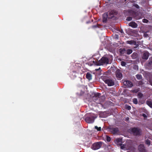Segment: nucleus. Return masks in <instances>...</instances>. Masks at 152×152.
Segmentation results:
<instances>
[{
	"label": "nucleus",
	"mask_w": 152,
	"mask_h": 152,
	"mask_svg": "<svg viewBox=\"0 0 152 152\" xmlns=\"http://www.w3.org/2000/svg\"><path fill=\"white\" fill-rule=\"evenodd\" d=\"M115 143L117 144L118 145H119L121 146V148L124 150H127L129 149L126 145H123L122 144V140L120 138H117L114 141Z\"/></svg>",
	"instance_id": "1"
},
{
	"label": "nucleus",
	"mask_w": 152,
	"mask_h": 152,
	"mask_svg": "<svg viewBox=\"0 0 152 152\" xmlns=\"http://www.w3.org/2000/svg\"><path fill=\"white\" fill-rule=\"evenodd\" d=\"M108 63V58L106 56L103 57L102 58L98 61L95 64L97 65L100 66L104 64H107Z\"/></svg>",
	"instance_id": "2"
},
{
	"label": "nucleus",
	"mask_w": 152,
	"mask_h": 152,
	"mask_svg": "<svg viewBox=\"0 0 152 152\" xmlns=\"http://www.w3.org/2000/svg\"><path fill=\"white\" fill-rule=\"evenodd\" d=\"M129 132L131 134H133L135 135L139 134L140 133V130L138 128H131L129 130Z\"/></svg>",
	"instance_id": "3"
},
{
	"label": "nucleus",
	"mask_w": 152,
	"mask_h": 152,
	"mask_svg": "<svg viewBox=\"0 0 152 152\" xmlns=\"http://www.w3.org/2000/svg\"><path fill=\"white\" fill-rule=\"evenodd\" d=\"M101 146L100 142H96L92 146V149L94 150H96L99 148Z\"/></svg>",
	"instance_id": "4"
},
{
	"label": "nucleus",
	"mask_w": 152,
	"mask_h": 152,
	"mask_svg": "<svg viewBox=\"0 0 152 152\" xmlns=\"http://www.w3.org/2000/svg\"><path fill=\"white\" fill-rule=\"evenodd\" d=\"M105 83L107 84L109 86H112L114 85V83L112 80L107 79L104 80Z\"/></svg>",
	"instance_id": "5"
},
{
	"label": "nucleus",
	"mask_w": 152,
	"mask_h": 152,
	"mask_svg": "<svg viewBox=\"0 0 152 152\" xmlns=\"http://www.w3.org/2000/svg\"><path fill=\"white\" fill-rule=\"evenodd\" d=\"M95 118L92 116L91 117H87L86 119V121L88 123H91L94 122Z\"/></svg>",
	"instance_id": "6"
},
{
	"label": "nucleus",
	"mask_w": 152,
	"mask_h": 152,
	"mask_svg": "<svg viewBox=\"0 0 152 152\" xmlns=\"http://www.w3.org/2000/svg\"><path fill=\"white\" fill-rule=\"evenodd\" d=\"M116 76L118 79L120 80L122 78V75L119 70H118L116 72Z\"/></svg>",
	"instance_id": "7"
},
{
	"label": "nucleus",
	"mask_w": 152,
	"mask_h": 152,
	"mask_svg": "<svg viewBox=\"0 0 152 152\" xmlns=\"http://www.w3.org/2000/svg\"><path fill=\"white\" fill-rule=\"evenodd\" d=\"M123 83L124 85L127 87H131L132 86V83L130 81L126 80Z\"/></svg>",
	"instance_id": "8"
},
{
	"label": "nucleus",
	"mask_w": 152,
	"mask_h": 152,
	"mask_svg": "<svg viewBox=\"0 0 152 152\" xmlns=\"http://www.w3.org/2000/svg\"><path fill=\"white\" fill-rule=\"evenodd\" d=\"M118 131V129L116 128L113 127L110 129V131L114 134L116 133Z\"/></svg>",
	"instance_id": "9"
},
{
	"label": "nucleus",
	"mask_w": 152,
	"mask_h": 152,
	"mask_svg": "<svg viewBox=\"0 0 152 152\" xmlns=\"http://www.w3.org/2000/svg\"><path fill=\"white\" fill-rule=\"evenodd\" d=\"M139 149L140 152H144L145 149L144 145H140L139 146Z\"/></svg>",
	"instance_id": "10"
},
{
	"label": "nucleus",
	"mask_w": 152,
	"mask_h": 152,
	"mask_svg": "<svg viewBox=\"0 0 152 152\" xmlns=\"http://www.w3.org/2000/svg\"><path fill=\"white\" fill-rule=\"evenodd\" d=\"M129 26L134 28H135L137 27V25L134 22H132L129 23Z\"/></svg>",
	"instance_id": "11"
},
{
	"label": "nucleus",
	"mask_w": 152,
	"mask_h": 152,
	"mask_svg": "<svg viewBox=\"0 0 152 152\" xmlns=\"http://www.w3.org/2000/svg\"><path fill=\"white\" fill-rule=\"evenodd\" d=\"M148 53L147 52H145L142 56V58L145 59H147L148 57Z\"/></svg>",
	"instance_id": "12"
},
{
	"label": "nucleus",
	"mask_w": 152,
	"mask_h": 152,
	"mask_svg": "<svg viewBox=\"0 0 152 152\" xmlns=\"http://www.w3.org/2000/svg\"><path fill=\"white\" fill-rule=\"evenodd\" d=\"M86 77L88 79L90 80L92 79V76L89 73H87L86 75Z\"/></svg>",
	"instance_id": "13"
},
{
	"label": "nucleus",
	"mask_w": 152,
	"mask_h": 152,
	"mask_svg": "<svg viewBox=\"0 0 152 152\" xmlns=\"http://www.w3.org/2000/svg\"><path fill=\"white\" fill-rule=\"evenodd\" d=\"M126 52L127 54H130L132 52V50L131 49H129L127 50Z\"/></svg>",
	"instance_id": "14"
},
{
	"label": "nucleus",
	"mask_w": 152,
	"mask_h": 152,
	"mask_svg": "<svg viewBox=\"0 0 152 152\" xmlns=\"http://www.w3.org/2000/svg\"><path fill=\"white\" fill-rule=\"evenodd\" d=\"M147 104L151 107L152 108V102L150 101H147Z\"/></svg>",
	"instance_id": "15"
},
{
	"label": "nucleus",
	"mask_w": 152,
	"mask_h": 152,
	"mask_svg": "<svg viewBox=\"0 0 152 152\" xmlns=\"http://www.w3.org/2000/svg\"><path fill=\"white\" fill-rule=\"evenodd\" d=\"M136 77L138 79L140 80L142 78V76L141 75H136Z\"/></svg>",
	"instance_id": "16"
},
{
	"label": "nucleus",
	"mask_w": 152,
	"mask_h": 152,
	"mask_svg": "<svg viewBox=\"0 0 152 152\" xmlns=\"http://www.w3.org/2000/svg\"><path fill=\"white\" fill-rule=\"evenodd\" d=\"M133 102L135 104H137V100L136 99H133Z\"/></svg>",
	"instance_id": "17"
},
{
	"label": "nucleus",
	"mask_w": 152,
	"mask_h": 152,
	"mask_svg": "<svg viewBox=\"0 0 152 152\" xmlns=\"http://www.w3.org/2000/svg\"><path fill=\"white\" fill-rule=\"evenodd\" d=\"M95 129L97 130V131H99L101 130V127H98L97 126H95Z\"/></svg>",
	"instance_id": "18"
},
{
	"label": "nucleus",
	"mask_w": 152,
	"mask_h": 152,
	"mask_svg": "<svg viewBox=\"0 0 152 152\" xmlns=\"http://www.w3.org/2000/svg\"><path fill=\"white\" fill-rule=\"evenodd\" d=\"M146 144L148 145H150V141L148 140H146Z\"/></svg>",
	"instance_id": "19"
},
{
	"label": "nucleus",
	"mask_w": 152,
	"mask_h": 152,
	"mask_svg": "<svg viewBox=\"0 0 152 152\" xmlns=\"http://www.w3.org/2000/svg\"><path fill=\"white\" fill-rule=\"evenodd\" d=\"M148 20L145 19H144L142 20V22L143 23H148Z\"/></svg>",
	"instance_id": "20"
},
{
	"label": "nucleus",
	"mask_w": 152,
	"mask_h": 152,
	"mask_svg": "<svg viewBox=\"0 0 152 152\" xmlns=\"http://www.w3.org/2000/svg\"><path fill=\"white\" fill-rule=\"evenodd\" d=\"M110 138L109 137H108V136H107V140L108 141V142H109L110 141Z\"/></svg>",
	"instance_id": "21"
},
{
	"label": "nucleus",
	"mask_w": 152,
	"mask_h": 152,
	"mask_svg": "<svg viewBox=\"0 0 152 152\" xmlns=\"http://www.w3.org/2000/svg\"><path fill=\"white\" fill-rule=\"evenodd\" d=\"M132 20V18L130 17H128L126 19V20L127 21H130Z\"/></svg>",
	"instance_id": "22"
},
{
	"label": "nucleus",
	"mask_w": 152,
	"mask_h": 152,
	"mask_svg": "<svg viewBox=\"0 0 152 152\" xmlns=\"http://www.w3.org/2000/svg\"><path fill=\"white\" fill-rule=\"evenodd\" d=\"M121 64L122 66H124L125 65L126 63L125 62L122 61L121 62Z\"/></svg>",
	"instance_id": "23"
},
{
	"label": "nucleus",
	"mask_w": 152,
	"mask_h": 152,
	"mask_svg": "<svg viewBox=\"0 0 152 152\" xmlns=\"http://www.w3.org/2000/svg\"><path fill=\"white\" fill-rule=\"evenodd\" d=\"M138 96L139 97H142V94L141 93H138Z\"/></svg>",
	"instance_id": "24"
},
{
	"label": "nucleus",
	"mask_w": 152,
	"mask_h": 152,
	"mask_svg": "<svg viewBox=\"0 0 152 152\" xmlns=\"http://www.w3.org/2000/svg\"><path fill=\"white\" fill-rule=\"evenodd\" d=\"M127 43L128 44H132L133 43V41H128Z\"/></svg>",
	"instance_id": "25"
},
{
	"label": "nucleus",
	"mask_w": 152,
	"mask_h": 152,
	"mask_svg": "<svg viewBox=\"0 0 152 152\" xmlns=\"http://www.w3.org/2000/svg\"><path fill=\"white\" fill-rule=\"evenodd\" d=\"M142 116H143L144 118L147 117V116L145 114H143Z\"/></svg>",
	"instance_id": "26"
},
{
	"label": "nucleus",
	"mask_w": 152,
	"mask_h": 152,
	"mask_svg": "<svg viewBox=\"0 0 152 152\" xmlns=\"http://www.w3.org/2000/svg\"><path fill=\"white\" fill-rule=\"evenodd\" d=\"M135 7L137 8H139V6L137 5H136Z\"/></svg>",
	"instance_id": "27"
},
{
	"label": "nucleus",
	"mask_w": 152,
	"mask_h": 152,
	"mask_svg": "<svg viewBox=\"0 0 152 152\" xmlns=\"http://www.w3.org/2000/svg\"><path fill=\"white\" fill-rule=\"evenodd\" d=\"M131 107L130 106H128V110H130V109Z\"/></svg>",
	"instance_id": "28"
},
{
	"label": "nucleus",
	"mask_w": 152,
	"mask_h": 152,
	"mask_svg": "<svg viewBox=\"0 0 152 152\" xmlns=\"http://www.w3.org/2000/svg\"><path fill=\"white\" fill-rule=\"evenodd\" d=\"M115 35L117 36V38H118V36L117 35Z\"/></svg>",
	"instance_id": "29"
},
{
	"label": "nucleus",
	"mask_w": 152,
	"mask_h": 152,
	"mask_svg": "<svg viewBox=\"0 0 152 152\" xmlns=\"http://www.w3.org/2000/svg\"><path fill=\"white\" fill-rule=\"evenodd\" d=\"M135 54L134 53H133L132 54V55H134Z\"/></svg>",
	"instance_id": "30"
},
{
	"label": "nucleus",
	"mask_w": 152,
	"mask_h": 152,
	"mask_svg": "<svg viewBox=\"0 0 152 152\" xmlns=\"http://www.w3.org/2000/svg\"><path fill=\"white\" fill-rule=\"evenodd\" d=\"M136 67H137V66H136Z\"/></svg>",
	"instance_id": "31"
},
{
	"label": "nucleus",
	"mask_w": 152,
	"mask_h": 152,
	"mask_svg": "<svg viewBox=\"0 0 152 152\" xmlns=\"http://www.w3.org/2000/svg\"><path fill=\"white\" fill-rule=\"evenodd\" d=\"M125 1L126 0H125Z\"/></svg>",
	"instance_id": "32"
}]
</instances>
